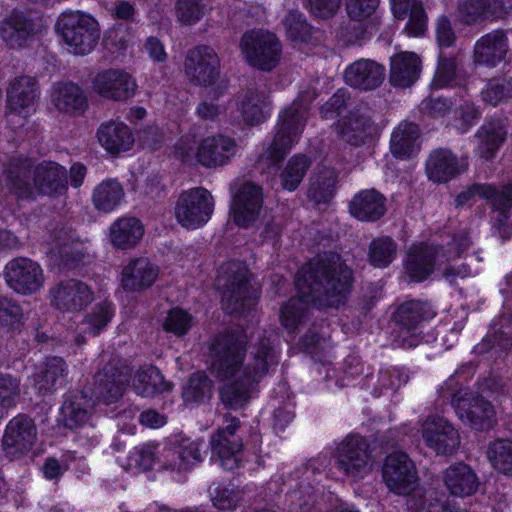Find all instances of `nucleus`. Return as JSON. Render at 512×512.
I'll list each match as a JSON object with an SVG mask.
<instances>
[{
    "instance_id": "obj_1",
    "label": "nucleus",
    "mask_w": 512,
    "mask_h": 512,
    "mask_svg": "<svg viewBox=\"0 0 512 512\" xmlns=\"http://www.w3.org/2000/svg\"><path fill=\"white\" fill-rule=\"evenodd\" d=\"M354 282L352 269L337 254L310 260L296 273L297 297L284 302L279 321L288 333H294L308 316L311 306L318 310L339 308L346 303Z\"/></svg>"
},
{
    "instance_id": "obj_2",
    "label": "nucleus",
    "mask_w": 512,
    "mask_h": 512,
    "mask_svg": "<svg viewBox=\"0 0 512 512\" xmlns=\"http://www.w3.org/2000/svg\"><path fill=\"white\" fill-rule=\"evenodd\" d=\"M251 279L252 273L245 263L232 260L220 266L218 283L228 313L243 316L258 304L260 292L254 288Z\"/></svg>"
},
{
    "instance_id": "obj_3",
    "label": "nucleus",
    "mask_w": 512,
    "mask_h": 512,
    "mask_svg": "<svg viewBox=\"0 0 512 512\" xmlns=\"http://www.w3.org/2000/svg\"><path fill=\"white\" fill-rule=\"evenodd\" d=\"M454 378L446 380L438 389L439 397L449 400L458 418L472 429L487 431L495 424V409L478 392L463 387H452Z\"/></svg>"
},
{
    "instance_id": "obj_4",
    "label": "nucleus",
    "mask_w": 512,
    "mask_h": 512,
    "mask_svg": "<svg viewBox=\"0 0 512 512\" xmlns=\"http://www.w3.org/2000/svg\"><path fill=\"white\" fill-rule=\"evenodd\" d=\"M211 372L219 380L233 378L243 366L247 341L243 329H225L217 333L209 344Z\"/></svg>"
},
{
    "instance_id": "obj_5",
    "label": "nucleus",
    "mask_w": 512,
    "mask_h": 512,
    "mask_svg": "<svg viewBox=\"0 0 512 512\" xmlns=\"http://www.w3.org/2000/svg\"><path fill=\"white\" fill-rule=\"evenodd\" d=\"M303 129L304 125L299 110L292 106L286 107L279 113L273 140L258 155L256 163L267 168L279 166L291 148L298 142Z\"/></svg>"
},
{
    "instance_id": "obj_6",
    "label": "nucleus",
    "mask_w": 512,
    "mask_h": 512,
    "mask_svg": "<svg viewBox=\"0 0 512 512\" xmlns=\"http://www.w3.org/2000/svg\"><path fill=\"white\" fill-rule=\"evenodd\" d=\"M56 31L75 55H87L96 46L100 30L97 20L80 11L64 12L58 18Z\"/></svg>"
},
{
    "instance_id": "obj_7",
    "label": "nucleus",
    "mask_w": 512,
    "mask_h": 512,
    "mask_svg": "<svg viewBox=\"0 0 512 512\" xmlns=\"http://www.w3.org/2000/svg\"><path fill=\"white\" fill-rule=\"evenodd\" d=\"M239 47L246 63L262 72L272 71L281 59L282 46L273 32L248 30L242 35Z\"/></svg>"
},
{
    "instance_id": "obj_8",
    "label": "nucleus",
    "mask_w": 512,
    "mask_h": 512,
    "mask_svg": "<svg viewBox=\"0 0 512 512\" xmlns=\"http://www.w3.org/2000/svg\"><path fill=\"white\" fill-rule=\"evenodd\" d=\"M214 212V199L204 187H195L180 193L175 205L178 223L187 229L203 227Z\"/></svg>"
},
{
    "instance_id": "obj_9",
    "label": "nucleus",
    "mask_w": 512,
    "mask_h": 512,
    "mask_svg": "<svg viewBox=\"0 0 512 512\" xmlns=\"http://www.w3.org/2000/svg\"><path fill=\"white\" fill-rule=\"evenodd\" d=\"M334 466L348 478H362L370 459V445L358 434L346 436L333 452Z\"/></svg>"
},
{
    "instance_id": "obj_10",
    "label": "nucleus",
    "mask_w": 512,
    "mask_h": 512,
    "mask_svg": "<svg viewBox=\"0 0 512 512\" xmlns=\"http://www.w3.org/2000/svg\"><path fill=\"white\" fill-rule=\"evenodd\" d=\"M184 72L194 86H213L220 76V59L208 45H198L188 50L184 60Z\"/></svg>"
},
{
    "instance_id": "obj_11",
    "label": "nucleus",
    "mask_w": 512,
    "mask_h": 512,
    "mask_svg": "<svg viewBox=\"0 0 512 512\" xmlns=\"http://www.w3.org/2000/svg\"><path fill=\"white\" fill-rule=\"evenodd\" d=\"M446 256L442 245L418 242L408 249L403 260V269L410 283H423L428 280L436 270L437 260Z\"/></svg>"
},
{
    "instance_id": "obj_12",
    "label": "nucleus",
    "mask_w": 512,
    "mask_h": 512,
    "mask_svg": "<svg viewBox=\"0 0 512 512\" xmlns=\"http://www.w3.org/2000/svg\"><path fill=\"white\" fill-rule=\"evenodd\" d=\"M37 440L34 420L27 414L19 413L8 421L2 436V449L13 460L26 456Z\"/></svg>"
},
{
    "instance_id": "obj_13",
    "label": "nucleus",
    "mask_w": 512,
    "mask_h": 512,
    "mask_svg": "<svg viewBox=\"0 0 512 512\" xmlns=\"http://www.w3.org/2000/svg\"><path fill=\"white\" fill-rule=\"evenodd\" d=\"M4 275L7 285L22 295L37 293L44 283L41 266L27 257H17L9 261L5 266Z\"/></svg>"
},
{
    "instance_id": "obj_14",
    "label": "nucleus",
    "mask_w": 512,
    "mask_h": 512,
    "mask_svg": "<svg viewBox=\"0 0 512 512\" xmlns=\"http://www.w3.org/2000/svg\"><path fill=\"white\" fill-rule=\"evenodd\" d=\"M50 304L61 312H81L94 300V291L85 282L67 279L55 284L49 291Z\"/></svg>"
},
{
    "instance_id": "obj_15",
    "label": "nucleus",
    "mask_w": 512,
    "mask_h": 512,
    "mask_svg": "<svg viewBox=\"0 0 512 512\" xmlns=\"http://www.w3.org/2000/svg\"><path fill=\"white\" fill-rule=\"evenodd\" d=\"M33 201L47 197L57 199L68 191L66 168L56 161H42L35 165L33 177Z\"/></svg>"
},
{
    "instance_id": "obj_16",
    "label": "nucleus",
    "mask_w": 512,
    "mask_h": 512,
    "mask_svg": "<svg viewBox=\"0 0 512 512\" xmlns=\"http://www.w3.org/2000/svg\"><path fill=\"white\" fill-rule=\"evenodd\" d=\"M208 446L204 439L181 437L164 450V467L177 472H190L204 460Z\"/></svg>"
},
{
    "instance_id": "obj_17",
    "label": "nucleus",
    "mask_w": 512,
    "mask_h": 512,
    "mask_svg": "<svg viewBox=\"0 0 512 512\" xmlns=\"http://www.w3.org/2000/svg\"><path fill=\"white\" fill-rule=\"evenodd\" d=\"M382 478L387 488L398 495L410 493L418 479L415 464L405 452L386 457Z\"/></svg>"
},
{
    "instance_id": "obj_18",
    "label": "nucleus",
    "mask_w": 512,
    "mask_h": 512,
    "mask_svg": "<svg viewBox=\"0 0 512 512\" xmlns=\"http://www.w3.org/2000/svg\"><path fill=\"white\" fill-rule=\"evenodd\" d=\"M512 29H494L476 40L473 61L477 66L495 68L506 60Z\"/></svg>"
},
{
    "instance_id": "obj_19",
    "label": "nucleus",
    "mask_w": 512,
    "mask_h": 512,
    "mask_svg": "<svg viewBox=\"0 0 512 512\" xmlns=\"http://www.w3.org/2000/svg\"><path fill=\"white\" fill-rule=\"evenodd\" d=\"M263 206L262 187L255 183L243 184L232 197L230 213L239 228H249L258 219Z\"/></svg>"
},
{
    "instance_id": "obj_20",
    "label": "nucleus",
    "mask_w": 512,
    "mask_h": 512,
    "mask_svg": "<svg viewBox=\"0 0 512 512\" xmlns=\"http://www.w3.org/2000/svg\"><path fill=\"white\" fill-rule=\"evenodd\" d=\"M39 95V83L35 77H16L7 89L6 114L26 120L36 111L35 104Z\"/></svg>"
},
{
    "instance_id": "obj_21",
    "label": "nucleus",
    "mask_w": 512,
    "mask_h": 512,
    "mask_svg": "<svg viewBox=\"0 0 512 512\" xmlns=\"http://www.w3.org/2000/svg\"><path fill=\"white\" fill-rule=\"evenodd\" d=\"M34 170L32 159L23 155L11 157L4 166L6 187L17 200L33 201Z\"/></svg>"
},
{
    "instance_id": "obj_22",
    "label": "nucleus",
    "mask_w": 512,
    "mask_h": 512,
    "mask_svg": "<svg viewBox=\"0 0 512 512\" xmlns=\"http://www.w3.org/2000/svg\"><path fill=\"white\" fill-rule=\"evenodd\" d=\"M92 87L101 98L127 101L135 95L137 84L126 71L109 68L95 75L92 79Z\"/></svg>"
},
{
    "instance_id": "obj_23",
    "label": "nucleus",
    "mask_w": 512,
    "mask_h": 512,
    "mask_svg": "<svg viewBox=\"0 0 512 512\" xmlns=\"http://www.w3.org/2000/svg\"><path fill=\"white\" fill-rule=\"evenodd\" d=\"M129 378L117 365L109 362L94 376L92 398L97 403L111 405L117 403L123 396Z\"/></svg>"
},
{
    "instance_id": "obj_24",
    "label": "nucleus",
    "mask_w": 512,
    "mask_h": 512,
    "mask_svg": "<svg viewBox=\"0 0 512 512\" xmlns=\"http://www.w3.org/2000/svg\"><path fill=\"white\" fill-rule=\"evenodd\" d=\"M512 9V0H460L457 6L459 21L468 26L505 17Z\"/></svg>"
},
{
    "instance_id": "obj_25",
    "label": "nucleus",
    "mask_w": 512,
    "mask_h": 512,
    "mask_svg": "<svg viewBox=\"0 0 512 512\" xmlns=\"http://www.w3.org/2000/svg\"><path fill=\"white\" fill-rule=\"evenodd\" d=\"M69 370L65 359L49 355L44 357L33 374V386L39 396L52 395L62 388L67 380Z\"/></svg>"
},
{
    "instance_id": "obj_26",
    "label": "nucleus",
    "mask_w": 512,
    "mask_h": 512,
    "mask_svg": "<svg viewBox=\"0 0 512 512\" xmlns=\"http://www.w3.org/2000/svg\"><path fill=\"white\" fill-rule=\"evenodd\" d=\"M422 436L427 447L439 455H451L460 443L458 431L441 417L428 418L423 423Z\"/></svg>"
},
{
    "instance_id": "obj_27",
    "label": "nucleus",
    "mask_w": 512,
    "mask_h": 512,
    "mask_svg": "<svg viewBox=\"0 0 512 512\" xmlns=\"http://www.w3.org/2000/svg\"><path fill=\"white\" fill-rule=\"evenodd\" d=\"M236 112L244 126H259L271 117L270 95L258 89H247L236 103Z\"/></svg>"
},
{
    "instance_id": "obj_28",
    "label": "nucleus",
    "mask_w": 512,
    "mask_h": 512,
    "mask_svg": "<svg viewBox=\"0 0 512 512\" xmlns=\"http://www.w3.org/2000/svg\"><path fill=\"white\" fill-rule=\"evenodd\" d=\"M466 169L467 166L460 163L458 156L448 148L433 149L425 162L427 178L436 184H446Z\"/></svg>"
},
{
    "instance_id": "obj_29",
    "label": "nucleus",
    "mask_w": 512,
    "mask_h": 512,
    "mask_svg": "<svg viewBox=\"0 0 512 512\" xmlns=\"http://www.w3.org/2000/svg\"><path fill=\"white\" fill-rule=\"evenodd\" d=\"M236 141L233 137L216 134L204 138L196 151L197 162L205 168L226 165L236 153Z\"/></svg>"
},
{
    "instance_id": "obj_30",
    "label": "nucleus",
    "mask_w": 512,
    "mask_h": 512,
    "mask_svg": "<svg viewBox=\"0 0 512 512\" xmlns=\"http://www.w3.org/2000/svg\"><path fill=\"white\" fill-rule=\"evenodd\" d=\"M160 274L159 267L147 258H133L121 273V286L130 293L143 292L154 285Z\"/></svg>"
},
{
    "instance_id": "obj_31",
    "label": "nucleus",
    "mask_w": 512,
    "mask_h": 512,
    "mask_svg": "<svg viewBox=\"0 0 512 512\" xmlns=\"http://www.w3.org/2000/svg\"><path fill=\"white\" fill-rule=\"evenodd\" d=\"M96 139L106 153L113 157L131 150L135 142L131 128L115 120L102 122L96 130Z\"/></svg>"
},
{
    "instance_id": "obj_32",
    "label": "nucleus",
    "mask_w": 512,
    "mask_h": 512,
    "mask_svg": "<svg viewBox=\"0 0 512 512\" xmlns=\"http://www.w3.org/2000/svg\"><path fill=\"white\" fill-rule=\"evenodd\" d=\"M348 208L350 215L356 220L375 223L386 214L387 199L375 188L363 189L353 196Z\"/></svg>"
},
{
    "instance_id": "obj_33",
    "label": "nucleus",
    "mask_w": 512,
    "mask_h": 512,
    "mask_svg": "<svg viewBox=\"0 0 512 512\" xmlns=\"http://www.w3.org/2000/svg\"><path fill=\"white\" fill-rule=\"evenodd\" d=\"M384 77V66L370 59H358L344 70L345 83L361 91L377 89L383 83Z\"/></svg>"
},
{
    "instance_id": "obj_34",
    "label": "nucleus",
    "mask_w": 512,
    "mask_h": 512,
    "mask_svg": "<svg viewBox=\"0 0 512 512\" xmlns=\"http://www.w3.org/2000/svg\"><path fill=\"white\" fill-rule=\"evenodd\" d=\"M35 33L36 25L33 18L16 9L0 25V36L11 49L25 47Z\"/></svg>"
},
{
    "instance_id": "obj_35",
    "label": "nucleus",
    "mask_w": 512,
    "mask_h": 512,
    "mask_svg": "<svg viewBox=\"0 0 512 512\" xmlns=\"http://www.w3.org/2000/svg\"><path fill=\"white\" fill-rule=\"evenodd\" d=\"M507 134L506 126L500 118L486 119L475 134V155L486 162L493 160L506 141Z\"/></svg>"
},
{
    "instance_id": "obj_36",
    "label": "nucleus",
    "mask_w": 512,
    "mask_h": 512,
    "mask_svg": "<svg viewBox=\"0 0 512 512\" xmlns=\"http://www.w3.org/2000/svg\"><path fill=\"white\" fill-rule=\"evenodd\" d=\"M422 60L411 51H401L390 58L389 82L395 88H409L420 78Z\"/></svg>"
},
{
    "instance_id": "obj_37",
    "label": "nucleus",
    "mask_w": 512,
    "mask_h": 512,
    "mask_svg": "<svg viewBox=\"0 0 512 512\" xmlns=\"http://www.w3.org/2000/svg\"><path fill=\"white\" fill-rule=\"evenodd\" d=\"M435 316L436 312L429 302L411 299L396 306L392 313V320L400 330L411 332L420 328Z\"/></svg>"
},
{
    "instance_id": "obj_38",
    "label": "nucleus",
    "mask_w": 512,
    "mask_h": 512,
    "mask_svg": "<svg viewBox=\"0 0 512 512\" xmlns=\"http://www.w3.org/2000/svg\"><path fill=\"white\" fill-rule=\"evenodd\" d=\"M51 102L58 111L73 116L83 115L88 108L85 91L72 81L56 83L53 86Z\"/></svg>"
},
{
    "instance_id": "obj_39",
    "label": "nucleus",
    "mask_w": 512,
    "mask_h": 512,
    "mask_svg": "<svg viewBox=\"0 0 512 512\" xmlns=\"http://www.w3.org/2000/svg\"><path fill=\"white\" fill-rule=\"evenodd\" d=\"M443 483L451 495L462 498L475 494L480 484L475 470L463 461L444 470Z\"/></svg>"
},
{
    "instance_id": "obj_40",
    "label": "nucleus",
    "mask_w": 512,
    "mask_h": 512,
    "mask_svg": "<svg viewBox=\"0 0 512 512\" xmlns=\"http://www.w3.org/2000/svg\"><path fill=\"white\" fill-rule=\"evenodd\" d=\"M85 257V248L77 241H57L47 252L51 269L61 273L78 270L83 265Z\"/></svg>"
},
{
    "instance_id": "obj_41",
    "label": "nucleus",
    "mask_w": 512,
    "mask_h": 512,
    "mask_svg": "<svg viewBox=\"0 0 512 512\" xmlns=\"http://www.w3.org/2000/svg\"><path fill=\"white\" fill-rule=\"evenodd\" d=\"M92 397L84 391H70L64 395L59 409V417L63 426L73 430L82 427L89 419Z\"/></svg>"
},
{
    "instance_id": "obj_42",
    "label": "nucleus",
    "mask_w": 512,
    "mask_h": 512,
    "mask_svg": "<svg viewBox=\"0 0 512 512\" xmlns=\"http://www.w3.org/2000/svg\"><path fill=\"white\" fill-rule=\"evenodd\" d=\"M339 133L353 146H361L367 143L373 133V120L369 115L354 108L338 121Z\"/></svg>"
},
{
    "instance_id": "obj_43",
    "label": "nucleus",
    "mask_w": 512,
    "mask_h": 512,
    "mask_svg": "<svg viewBox=\"0 0 512 512\" xmlns=\"http://www.w3.org/2000/svg\"><path fill=\"white\" fill-rule=\"evenodd\" d=\"M215 384L203 370L191 373L182 387L181 397L188 407H200L210 403Z\"/></svg>"
},
{
    "instance_id": "obj_44",
    "label": "nucleus",
    "mask_w": 512,
    "mask_h": 512,
    "mask_svg": "<svg viewBox=\"0 0 512 512\" xmlns=\"http://www.w3.org/2000/svg\"><path fill=\"white\" fill-rule=\"evenodd\" d=\"M419 138V126L413 122H404L392 132L390 151L397 159H411L419 152L420 147L417 144Z\"/></svg>"
},
{
    "instance_id": "obj_45",
    "label": "nucleus",
    "mask_w": 512,
    "mask_h": 512,
    "mask_svg": "<svg viewBox=\"0 0 512 512\" xmlns=\"http://www.w3.org/2000/svg\"><path fill=\"white\" fill-rule=\"evenodd\" d=\"M172 384L165 380L162 372L155 365L139 368L132 380L134 392L142 397H154L172 390Z\"/></svg>"
},
{
    "instance_id": "obj_46",
    "label": "nucleus",
    "mask_w": 512,
    "mask_h": 512,
    "mask_svg": "<svg viewBox=\"0 0 512 512\" xmlns=\"http://www.w3.org/2000/svg\"><path fill=\"white\" fill-rule=\"evenodd\" d=\"M144 226L136 217H122L110 227V241L121 250L134 248L142 239Z\"/></svg>"
},
{
    "instance_id": "obj_47",
    "label": "nucleus",
    "mask_w": 512,
    "mask_h": 512,
    "mask_svg": "<svg viewBox=\"0 0 512 512\" xmlns=\"http://www.w3.org/2000/svg\"><path fill=\"white\" fill-rule=\"evenodd\" d=\"M338 173L333 168H323L310 179L307 195L316 205H328L336 196Z\"/></svg>"
},
{
    "instance_id": "obj_48",
    "label": "nucleus",
    "mask_w": 512,
    "mask_h": 512,
    "mask_svg": "<svg viewBox=\"0 0 512 512\" xmlns=\"http://www.w3.org/2000/svg\"><path fill=\"white\" fill-rule=\"evenodd\" d=\"M398 243L389 235L374 237L367 252V262L375 269H386L397 259Z\"/></svg>"
},
{
    "instance_id": "obj_49",
    "label": "nucleus",
    "mask_w": 512,
    "mask_h": 512,
    "mask_svg": "<svg viewBox=\"0 0 512 512\" xmlns=\"http://www.w3.org/2000/svg\"><path fill=\"white\" fill-rule=\"evenodd\" d=\"M124 198V189L117 179H106L93 190L92 202L96 210L104 213L114 211Z\"/></svg>"
},
{
    "instance_id": "obj_50",
    "label": "nucleus",
    "mask_w": 512,
    "mask_h": 512,
    "mask_svg": "<svg viewBox=\"0 0 512 512\" xmlns=\"http://www.w3.org/2000/svg\"><path fill=\"white\" fill-rule=\"evenodd\" d=\"M252 379L240 377L222 385L219 389V399L227 410H239L248 402L251 394Z\"/></svg>"
},
{
    "instance_id": "obj_51",
    "label": "nucleus",
    "mask_w": 512,
    "mask_h": 512,
    "mask_svg": "<svg viewBox=\"0 0 512 512\" xmlns=\"http://www.w3.org/2000/svg\"><path fill=\"white\" fill-rule=\"evenodd\" d=\"M210 447L211 459L218 462L223 470L232 471L240 466L243 442L210 439Z\"/></svg>"
},
{
    "instance_id": "obj_52",
    "label": "nucleus",
    "mask_w": 512,
    "mask_h": 512,
    "mask_svg": "<svg viewBox=\"0 0 512 512\" xmlns=\"http://www.w3.org/2000/svg\"><path fill=\"white\" fill-rule=\"evenodd\" d=\"M312 161L306 154H294L286 163L280 173V181L283 190L294 192L302 183Z\"/></svg>"
},
{
    "instance_id": "obj_53",
    "label": "nucleus",
    "mask_w": 512,
    "mask_h": 512,
    "mask_svg": "<svg viewBox=\"0 0 512 512\" xmlns=\"http://www.w3.org/2000/svg\"><path fill=\"white\" fill-rule=\"evenodd\" d=\"M195 324L196 318L187 309L173 306L166 311L161 328L165 333L182 339L189 334Z\"/></svg>"
},
{
    "instance_id": "obj_54",
    "label": "nucleus",
    "mask_w": 512,
    "mask_h": 512,
    "mask_svg": "<svg viewBox=\"0 0 512 512\" xmlns=\"http://www.w3.org/2000/svg\"><path fill=\"white\" fill-rule=\"evenodd\" d=\"M457 74V56L440 52L437 57L436 70L430 83V89L440 90L452 87L453 85H459Z\"/></svg>"
},
{
    "instance_id": "obj_55",
    "label": "nucleus",
    "mask_w": 512,
    "mask_h": 512,
    "mask_svg": "<svg viewBox=\"0 0 512 512\" xmlns=\"http://www.w3.org/2000/svg\"><path fill=\"white\" fill-rule=\"evenodd\" d=\"M115 316V306L112 302L104 300L95 304L91 311L83 317L82 324L86 332L92 336H99Z\"/></svg>"
},
{
    "instance_id": "obj_56",
    "label": "nucleus",
    "mask_w": 512,
    "mask_h": 512,
    "mask_svg": "<svg viewBox=\"0 0 512 512\" xmlns=\"http://www.w3.org/2000/svg\"><path fill=\"white\" fill-rule=\"evenodd\" d=\"M487 456L499 474L512 478V440H494L488 446Z\"/></svg>"
},
{
    "instance_id": "obj_57",
    "label": "nucleus",
    "mask_w": 512,
    "mask_h": 512,
    "mask_svg": "<svg viewBox=\"0 0 512 512\" xmlns=\"http://www.w3.org/2000/svg\"><path fill=\"white\" fill-rule=\"evenodd\" d=\"M497 215L512 214V180L497 188L495 184L485 183L482 192Z\"/></svg>"
},
{
    "instance_id": "obj_58",
    "label": "nucleus",
    "mask_w": 512,
    "mask_h": 512,
    "mask_svg": "<svg viewBox=\"0 0 512 512\" xmlns=\"http://www.w3.org/2000/svg\"><path fill=\"white\" fill-rule=\"evenodd\" d=\"M452 113L454 126L461 133H467L482 116L480 106L470 99L463 100L452 110Z\"/></svg>"
},
{
    "instance_id": "obj_59",
    "label": "nucleus",
    "mask_w": 512,
    "mask_h": 512,
    "mask_svg": "<svg viewBox=\"0 0 512 512\" xmlns=\"http://www.w3.org/2000/svg\"><path fill=\"white\" fill-rule=\"evenodd\" d=\"M287 38L295 43H308L312 37V26L299 11H290L283 20Z\"/></svg>"
},
{
    "instance_id": "obj_60",
    "label": "nucleus",
    "mask_w": 512,
    "mask_h": 512,
    "mask_svg": "<svg viewBox=\"0 0 512 512\" xmlns=\"http://www.w3.org/2000/svg\"><path fill=\"white\" fill-rule=\"evenodd\" d=\"M416 512H465L451 503L444 491L436 489L426 491Z\"/></svg>"
},
{
    "instance_id": "obj_61",
    "label": "nucleus",
    "mask_w": 512,
    "mask_h": 512,
    "mask_svg": "<svg viewBox=\"0 0 512 512\" xmlns=\"http://www.w3.org/2000/svg\"><path fill=\"white\" fill-rule=\"evenodd\" d=\"M452 109V101L448 97L433 96L425 97L418 105L420 119H441L444 118Z\"/></svg>"
},
{
    "instance_id": "obj_62",
    "label": "nucleus",
    "mask_w": 512,
    "mask_h": 512,
    "mask_svg": "<svg viewBox=\"0 0 512 512\" xmlns=\"http://www.w3.org/2000/svg\"><path fill=\"white\" fill-rule=\"evenodd\" d=\"M351 99L350 93L345 88H340L319 108L323 119H338L346 110Z\"/></svg>"
},
{
    "instance_id": "obj_63",
    "label": "nucleus",
    "mask_w": 512,
    "mask_h": 512,
    "mask_svg": "<svg viewBox=\"0 0 512 512\" xmlns=\"http://www.w3.org/2000/svg\"><path fill=\"white\" fill-rule=\"evenodd\" d=\"M205 0H176L175 10L178 20L185 25H193L205 13Z\"/></svg>"
},
{
    "instance_id": "obj_64",
    "label": "nucleus",
    "mask_w": 512,
    "mask_h": 512,
    "mask_svg": "<svg viewBox=\"0 0 512 512\" xmlns=\"http://www.w3.org/2000/svg\"><path fill=\"white\" fill-rule=\"evenodd\" d=\"M256 372L265 375L272 365L276 364L274 344L269 337L259 338L255 352Z\"/></svg>"
}]
</instances>
